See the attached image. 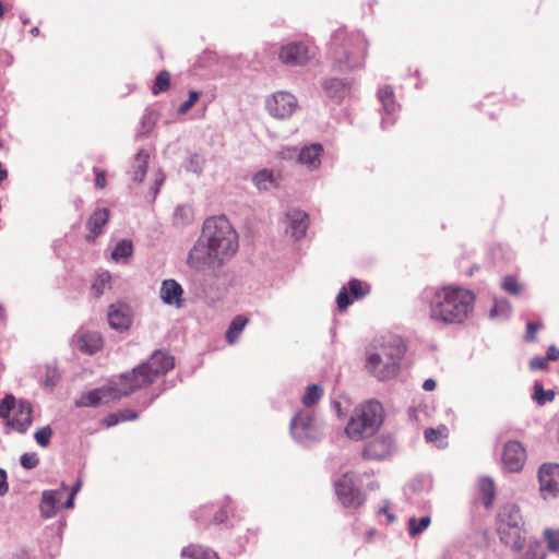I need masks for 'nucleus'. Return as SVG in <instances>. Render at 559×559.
Instances as JSON below:
<instances>
[{
  "instance_id": "1",
  "label": "nucleus",
  "mask_w": 559,
  "mask_h": 559,
  "mask_svg": "<svg viewBox=\"0 0 559 559\" xmlns=\"http://www.w3.org/2000/svg\"><path fill=\"white\" fill-rule=\"evenodd\" d=\"M238 250V235L226 216L205 219L201 237L188 254L187 263L195 271H216Z\"/></svg>"
},
{
  "instance_id": "2",
  "label": "nucleus",
  "mask_w": 559,
  "mask_h": 559,
  "mask_svg": "<svg viewBox=\"0 0 559 559\" xmlns=\"http://www.w3.org/2000/svg\"><path fill=\"white\" fill-rule=\"evenodd\" d=\"M429 319L443 324L464 322L473 311L475 295L460 286L426 287L420 294Z\"/></svg>"
},
{
  "instance_id": "3",
  "label": "nucleus",
  "mask_w": 559,
  "mask_h": 559,
  "mask_svg": "<svg viewBox=\"0 0 559 559\" xmlns=\"http://www.w3.org/2000/svg\"><path fill=\"white\" fill-rule=\"evenodd\" d=\"M367 41L360 32L348 33L345 28L336 29L329 44V53L333 67L338 71H352L364 66Z\"/></svg>"
},
{
  "instance_id": "4",
  "label": "nucleus",
  "mask_w": 559,
  "mask_h": 559,
  "mask_svg": "<svg viewBox=\"0 0 559 559\" xmlns=\"http://www.w3.org/2000/svg\"><path fill=\"white\" fill-rule=\"evenodd\" d=\"M174 367L175 359L173 356L163 350H155L146 361L122 373V379L127 383L123 393L132 394L134 391L150 385Z\"/></svg>"
},
{
  "instance_id": "5",
  "label": "nucleus",
  "mask_w": 559,
  "mask_h": 559,
  "mask_svg": "<svg viewBox=\"0 0 559 559\" xmlns=\"http://www.w3.org/2000/svg\"><path fill=\"white\" fill-rule=\"evenodd\" d=\"M404 346L400 340L383 342L367 350V370L380 381L394 378L400 369Z\"/></svg>"
},
{
  "instance_id": "6",
  "label": "nucleus",
  "mask_w": 559,
  "mask_h": 559,
  "mask_svg": "<svg viewBox=\"0 0 559 559\" xmlns=\"http://www.w3.org/2000/svg\"><path fill=\"white\" fill-rule=\"evenodd\" d=\"M384 409L377 400H369L355 407L345 432L350 439L361 440L372 436L382 425Z\"/></svg>"
},
{
  "instance_id": "7",
  "label": "nucleus",
  "mask_w": 559,
  "mask_h": 559,
  "mask_svg": "<svg viewBox=\"0 0 559 559\" xmlns=\"http://www.w3.org/2000/svg\"><path fill=\"white\" fill-rule=\"evenodd\" d=\"M289 428L295 441L304 445H309L323 437L320 423L309 409L298 412L292 418Z\"/></svg>"
},
{
  "instance_id": "8",
  "label": "nucleus",
  "mask_w": 559,
  "mask_h": 559,
  "mask_svg": "<svg viewBox=\"0 0 559 559\" xmlns=\"http://www.w3.org/2000/svg\"><path fill=\"white\" fill-rule=\"evenodd\" d=\"M127 383L122 379V373L109 382L107 386L98 388L83 394L78 401V407H96L111 400H118L130 394H124Z\"/></svg>"
},
{
  "instance_id": "9",
  "label": "nucleus",
  "mask_w": 559,
  "mask_h": 559,
  "mask_svg": "<svg viewBox=\"0 0 559 559\" xmlns=\"http://www.w3.org/2000/svg\"><path fill=\"white\" fill-rule=\"evenodd\" d=\"M335 493L345 508L357 509L364 504L366 498L354 483V476L349 473L343 474L334 483Z\"/></svg>"
},
{
  "instance_id": "10",
  "label": "nucleus",
  "mask_w": 559,
  "mask_h": 559,
  "mask_svg": "<svg viewBox=\"0 0 559 559\" xmlns=\"http://www.w3.org/2000/svg\"><path fill=\"white\" fill-rule=\"evenodd\" d=\"M298 103L296 97L287 92H276L265 100L267 112L277 119H286L297 109Z\"/></svg>"
},
{
  "instance_id": "11",
  "label": "nucleus",
  "mask_w": 559,
  "mask_h": 559,
  "mask_svg": "<svg viewBox=\"0 0 559 559\" xmlns=\"http://www.w3.org/2000/svg\"><path fill=\"white\" fill-rule=\"evenodd\" d=\"M278 58L288 67H301L311 58L310 48L306 41H290L281 46Z\"/></svg>"
},
{
  "instance_id": "12",
  "label": "nucleus",
  "mask_w": 559,
  "mask_h": 559,
  "mask_svg": "<svg viewBox=\"0 0 559 559\" xmlns=\"http://www.w3.org/2000/svg\"><path fill=\"white\" fill-rule=\"evenodd\" d=\"M323 148L319 143H312L298 151L296 147H285L282 150L281 155L283 158L297 157L298 162L306 165L310 169H316L321 164V153Z\"/></svg>"
},
{
  "instance_id": "13",
  "label": "nucleus",
  "mask_w": 559,
  "mask_h": 559,
  "mask_svg": "<svg viewBox=\"0 0 559 559\" xmlns=\"http://www.w3.org/2000/svg\"><path fill=\"white\" fill-rule=\"evenodd\" d=\"M539 489L544 499L559 496V464H544L538 471Z\"/></svg>"
},
{
  "instance_id": "14",
  "label": "nucleus",
  "mask_w": 559,
  "mask_h": 559,
  "mask_svg": "<svg viewBox=\"0 0 559 559\" xmlns=\"http://www.w3.org/2000/svg\"><path fill=\"white\" fill-rule=\"evenodd\" d=\"M283 225L286 235H289L295 240H299L306 236L309 226V216L299 209H289L285 213Z\"/></svg>"
},
{
  "instance_id": "15",
  "label": "nucleus",
  "mask_w": 559,
  "mask_h": 559,
  "mask_svg": "<svg viewBox=\"0 0 559 559\" xmlns=\"http://www.w3.org/2000/svg\"><path fill=\"white\" fill-rule=\"evenodd\" d=\"M394 440L391 436H380L369 441L364 449L362 455L366 460H384L392 455Z\"/></svg>"
},
{
  "instance_id": "16",
  "label": "nucleus",
  "mask_w": 559,
  "mask_h": 559,
  "mask_svg": "<svg viewBox=\"0 0 559 559\" xmlns=\"http://www.w3.org/2000/svg\"><path fill=\"white\" fill-rule=\"evenodd\" d=\"M525 449L519 441H508L503 448L502 462L509 472H519L525 462Z\"/></svg>"
},
{
  "instance_id": "17",
  "label": "nucleus",
  "mask_w": 559,
  "mask_h": 559,
  "mask_svg": "<svg viewBox=\"0 0 559 559\" xmlns=\"http://www.w3.org/2000/svg\"><path fill=\"white\" fill-rule=\"evenodd\" d=\"M33 423V407L31 402L26 400H20L17 408L13 416L7 423V426L16 430L19 433H26L28 427Z\"/></svg>"
},
{
  "instance_id": "18",
  "label": "nucleus",
  "mask_w": 559,
  "mask_h": 559,
  "mask_svg": "<svg viewBox=\"0 0 559 559\" xmlns=\"http://www.w3.org/2000/svg\"><path fill=\"white\" fill-rule=\"evenodd\" d=\"M107 318L110 328L120 332L128 330L132 322L131 310L122 302L110 305Z\"/></svg>"
},
{
  "instance_id": "19",
  "label": "nucleus",
  "mask_w": 559,
  "mask_h": 559,
  "mask_svg": "<svg viewBox=\"0 0 559 559\" xmlns=\"http://www.w3.org/2000/svg\"><path fill=\"white\" fill-rule=\"evenodd\" d=\"M500 540L514 552H519L523 548L525 542L524 526H498Z\"/></svg>"
},
{
  "instance_id": "20",
  "label": "nucleus",
  "mask_w": 559,
  "mask_h": 559,
  "mask_svg": "<svg viewBox=\"0 0 559 559\" xmlns=\"http://www.w3.org/2000/svg\"><path fill=\"white\" fill-rule=\"evenodd\" d=\"M378 97L382 104L381 127L385 129L388 126L393 124L395 121L393 115L396 111V104L392 88L390 86H383L379 88Z\"/></svg>"
},
{
  "instance_id": "21",
  "label": "nucleus",
  "mask_w": 559,
  "mask_h": 559,
  "mask_svg": "<svg viewBox=\"0 0 559 559\" xmlns=\"http://www.w3.org/2000/svg\"><path fill=\"white\" fill-rule=\"evenodd\" d=\"M183 289L175 280H165L162 283L159 296L164 304L180 308L183 304Z\"/></svg>"
},
{
  "instance_id": "22",
  "label": "nucleus",
  "mask_w": 559,
  "mask_h": 559,
  "mask_svg": "<svg viewBox=\"0 0 559 559\" xmlns=\"http://www.w3.org/2000/svg\"><path fill=\"white\" fill-rule=\"evenodd\" d=\"M498 526H524L519 506L506 503L498 513Z\"/></svg>"
},
{
  "instance_id": "23",
  "label": "nucleus",
  "mask_w": 559,
  "mask_h": 559,
  "mask_svg": "<svg viewBox=\"0 0 559 559\" xmlns=\"http://www.w3.org/2000/svg\"><path fill=\"white\" fill-rule=\"evenodd\" d=\"M349 86L350 83L347 80L335 78L326 79L322 83L325 95L337 102L342 100L348 94Z\"/></svg>"
},
{
  "instance_id": "24",
  "label": "nucleus",
  "mask_w": 559,
  "mask_h": 559,
  "mask_svg": "<svg viewBox=\"0 0 559 559\" xmlns=\"http://www.w3.org/2000/svg\"><path fill=\"white\" fill-rule=\"evenodd\" d=\"M102 345L103 338L98 332L82 333L76 341L78 349L87 355H93L98 352Z\"/></svg>"
},
{
  "instance_id": "25",
  "label": "nucleus",
  "mask_w": 559,
  "mask_h": 559,
  "mask_svg": "<svg viewBox=\"0 0 559 559\" xmlns=\"http://www.w3.org/2000/svg\"><path fill=\"white\" fill-rule=\"evenodd\" d=\"M109 218V212L107 209H97L87 222V227L92 235H90L88 239H94L99 234L103 233V226H105Z\"/></svg>"
},
{
  "instance_id": "26",
  "label": "nucleus",
  "mask_w": 559,
  "mask_h": 559,
  "mask_svg": "<svg viewBox=\"0 0 559 559\" xmlns=\"http://www.w3.org/2000/svg\"><path fill=\"white\" fill-rule=\"evenodd\" d=\"M148 158V153L143 150L136 153L130 168L131 178L134 182H141L145 177Z\"/></svg>"
},
{
  "instance_id": "27",
  "label": "nucleus",
  "mask_w": 559,
  "mask_h": 559,
  "mask_svg": "<svg viewBox=\"0 0 559 559\" xmlns=\"http://www.w3.org/2000/svg\"><path fill=\"white\" fill-rule=\"evenodd\" d=\"M60 491L45 490L41 497L40 511L45 518H51L56 513L57 506L60 502Z\"/></svg>"
},
{
  "instance_id": "28",
  "label": "nucleus",
  "mask_w": 559,
  "mask_h": 559,
  "mask_svg": "<svg viewBox=\"0 0 559 559\" xmlns=\"http://www.w3.org/2000/svg\"><path fill=\"white\" fill-rule=\"evenodd\" d=\"M479 491L481 495L483 504L485 508H490L492 506L495 496H496V489H495V483L489 477H483L479 479Z\"/></svg>"
},
{
  "instance_id": "29",
  "label": "nucleus",
  "mask_w": 559,
  "mask_h": 559,
  "mask_svg": "<svg viewBox=\"0 0 559 559\" xmlns=\"http://www.w3.org/2000/svg\"><path fill=\"white\" fill-rule=\"evenodd\" d=\"M252 181L259 190H270L276 186L274 173L269 169L258 171L253 176Z\"/></svg>"
},
{
  "instance_id": "30",
  "label": "nucleus",
  "mask_w": 559,
  "mask_h": 559,
  "mask_svg": "<svg viewBox=\"0 0 559 559\" xmlns=\"http://www.w3.org/2000/svg\"><path fill=\"white\" fill-rule=\"evenodd\" d=\"M248 320L242 316H237L233 319L226 332V340L229 344H234L238 340Z\"/></svg>"
},
{
  "instance_id": "31",
  "label": "nucleus",
  "mask_w": 559,
  "mask_h": 559,
  "mask_svg": "<svg viewBox=\"0 0 559 559\" xmlns=\"http://www.w3.org/2000/svg\"><path fill=\"white\" fill-rule=\"evenodd\" d=\"M543 538L546 543L547 550L551 554L559 555V527H546L543 531Z\"/></svg>"
},
{
  "instance_id": "32",
  "label": "nucleus",
  "mask_w": 559,
  "mask_h": 559,
  "mask_svg": "<svg viewBox=\"0 0 559 559\" xmlns=\"http://www.w3.org/2000/svg\"><path fill=\"white\" fill-rule=\"evenodd\" d=\"M133 252V245L131 240L122 239L114 248L111 258L116 261L128 259Z\"/></svg>"
},
{
  "instance_id": "33",
  "label": "nucleus",
  "mask_w": 559,
  "mask_h": 559,
  "mask_svg": "<svg viewBox=\"0 0 559 559\" xmlns=\"http://www.w3.org/2000/svg\"><path fill=\"white\" fill-rule=\"evenodd\" d=\"M547 555L542 544L537 539L530 540L526 550L520 559H546Z\"/></svg>"
},
{
  "instance_id": "34",
  "label": "nucleus",
  "mask_w": 559,
  "mask_h": 559,
  "mask_svg": "<svg viewBox=\"0 0 559 559\" xmlns=\"http://www.w3.org/2000/svg\"><path fill=\"white\" fill-rule=\"evenodd\" d=\"M323 395V389L318 384H309L306 393L302 396V404L306 407H310L319 402Z\"/></svg>"
},
{
  "instance_id": "35",
  "label": "nucleus",
  "mask_w": 559,
  "mask_h": 559,
  "mask_svg": "<svg viewBox=\"0 0 559 559\" xmlns=\"http://www.w3.org/2000/svg\"><path fill=\"white\" fill-rule=\"evenodd\" d=\"M182 557H190L192 559H218V555L211 550L202 547L189 549L183 548L181 551Z\"/></svg>"
},
{
  "instance_id": "36",
  "label": "nucleus",
  "mask_w": 559,
  "mask_h": 559,
  "mask_svg": "<svg viewBox=\"0 0 559 559\" xmlns=\"http://www.w3.org/2000/svg\"><path fill=\"white\" fill-rule=\"evenodd\" d=\"M17 403L12 394L5 395L0 402V417L8 423L11 419L12 412L16 411Z\"/></svg>"
},
{
  "instance_id": "37",
  "label": "nucleus",
  "mask_w": 559,
  "mask_h": 559,
  "mask_svg": "<svg viewBox=\"0 0 559 559\" xmlns=\"http://www.w3.org/2000/svg\"><path fill=\"white\" fill-rule=\"evenodd\" d=\"M511 313V305L504 298H495V304L490 310L491 318H503L507 319Z\"/></svg>"
},
{
  "instance_id": "38",
  "label": "nucleus",
  "mask_w": 559,
  "mask_h": 559,
  "mask_svg": "<svg viewBox=\"0 0 559 559\" xmlns=\"http://www.w3.org/2000/svg\"><path fill=\"white\" fill-rule=\"evenodd\" d=\"M205 165V158L202 154L193 153L191 154L186 164L185 168L187 171H191L193 174L200 175L203 171Z\"/></svg>"
},
{
  "instance_id": "39",
  "label": "nucleus",
  "mask_w": 559,
  "mask_h": 559,
  "mask_svg": "<svg viewBox=\"0 0 559 559\" xmlns=\"http://www.w3.org/2000/svg\"><path fill=\"white\" fill-rule=\"evenodd\" d=\"M170 86V74L168 71H160L155 78L154 85L152 87V93L154 95H158L160 93L166 92Z\"/></svg>"
},
{
  "instance_id": "40",
  "label": "nucleus",
  "mask_w": 559,
  "mask_h": 559,
  "mask_svg": "<svg viewBox=\"0 0 559 559\" xmlns=\"http://www.w3.org/2000/svg\"><path fill=\"white\" fill-rule=\"evenodd\" d=\"M533 399L537 404L544 405L555 399V392L552 390H544L542 383L535 382Z\"/></svg>"
},
{
  "instance_id": "41",
  "label": "nucleus",
  "mask_w": 559,
  "mask_h": 559,
  "mask_svg": "<svg viewBox=\"0 0 559 559\" xmlns=\"http://www.w3.org/2000/svg\"><path fill=\"white\" fill-rule=\"evenodd\" d=\"M430 524L429 516H423L419 521L416 518H409L408 520V533L411 536H416L423 533Z\"/></svg>"
},
{
  "instance_id": "42",
  "label": "nucleus",
  "mask_w": 559,
  "mask_h": 559,
  "mask_svg": "<svg viewBox=\"0 0 559 559\" xmlns=\"http://www.w3.org/2000/svg\"><path fill=\"white\" fill-rule=\"evenodd\" d=\"M60 379V373L56 366L46 365L45 366V378L41 380V384L46 388L55 386Z\"/></svg>"
},
{
  "instance_id": "43",
  "label": "nucleus",
  "mask_w": 559,
  "mask_h": 559,
  "mask_svg": "<svg viewBox=\"0 0 559 559\" xmlns=\"http://www.w3.org/2000/svg\"><path fill=\"white\" fill-rule=\"evenodd\" d=\"M192 219V211L189 206L178 205L174 213V222L177 225H186Z\"/></svg>"
},
{
  "instance_id": "44",
  "label": "nucleus",
  "mask_w": 559,
  "mask_h": 559,
  "mask_svg": "<svg viewBox=\"0 0 559 559\" xmlns=\"http://www.w3.org/2000/svg\"><path fill=\"white\" fill-rule=\"evenodd\" d=\"M501 287L503 290H506L508 294L518 296L522 292V285L518 283L516 278L514 276H506L501 282Z\"/></svg>"
},
{
  "instance_id": "45",
  "label": "nucleus",
  "mask_w": 559,
  "mask_h": 559,
  "mask_svg": "<svg viewBox=\"0 0 559 559\" xmlns=\"http://www.w3.org/2000/svg\"><path fill=\"white\" fill-rule=\"evenodd\" d=\"M156 118L153 112H146L141 120V129L138 133L139 136H147L154 128Z\"/></svg>"
},
{
  "instance_id": "46",
  "label": "nucleus",
  "mask_w": 559,
  "mask_h": 559,
  "mask_svg": "<svg viewBox=\"0 0 559 559\" xmlns=\"http://www.w3.org/2000/svg\"><path fill=\"white\" fill-rule=\"evenodd\" d=\"M51 436H52V429L49 426H45V427L39 428L35 432L34 438L40 447L46 448L50 443Z\"/></svg>"
},
{
  "instance_id": "47",
  "label": "nucleus",
  "mask_w": 559,
  "mask_h": 559,
  "mask_svg": "<svg viewBox=\"0 0 559 559\" xmlns=\"http://www.w3.org/2000/svg\"><path fill=\"white\" fill-rule=\"evenodd\" d=\"M109 281H110V275L108 273H103L97 276V278L95 280V282L92 286V289L96 297L100 296L104 293L105 288L109 284Z\"/></svg>"
},
{
  "instance_id": "48",
  "label": "nucleus",
  "mask_w": 559,
  "mask_h": 559,
  "mask_svg": "<svg viewBox=\"0 0 559 559\" xmlns=\"http://www.w3.org/2000/svg\"><path fill=\"white\" fill-rule=\"evenodd\" d=\"M348 288H349V292H350L353 298H355V299L362 298L369 292L368 288L364 289L362 288V283L359 280H356V278L349 281Z\"/></svg>"
},
{
  "instance_id": "49",
  "label": "nucleus",
  "mask_w": 559,
  "mask_h": 559,
  "mask_svg": "<svg viewBox=\"0 0 559 559\" xmlns=\"http://www.w3.org/2000/svg\"><path fill=\"white\" fill-rule=\"evenodd\" d=\"M200 95V92L190 91L189 98L179 106L178 114H187L192 108V106L199 100Z\"/></svg>"
},
{
  "instance_id": "50",
  "label": "nucleus",
  "mask_w": 559,
  "mask_h": 559,
  "mask_svg": "<svg viewBox=\"0 0 559 559\" xmlns=\"http://www.w3.org/2000/svg\"><path fill=\"white\" fill-rule=\"evenodd\" d=\"M21 465L26 469H33L39 464V459L36 453H24L20 457Z\"/></svg>"
},
{
  "instance_id": "51",
  "label": "nucleus",
  "mask_w": 559,
  "mask_h": 559,
  "mask_svg": "<svg viewBox=\"0 0 559 559\" xmlns=\"http://www.w3.org/2000/svg\"><path fill=\"white\" fill-rule=\"evenodd\" d=\"M353 302V299L349 297L347 293V288L344 286L340 290V293L336 296V304L338 310H345L350 304Z\"/></svg>"
},
{
  "instance_id": "52",
  "label": "nucleus",
  "mask_w": 559,
  "mask_h": 559,
  "mask_svg": "<svg viewBox=\"0 0 559 559\" xmlns=\"http://www.w3.org/2000/svg\"><path fill=\"white\" fill-rule=\"evenodd\" d=\"M542 324L540 323H537V322H533V321H530L527 322L526 324V333H525V341L526 342H533L535 341V333L536 331H538L539 329H542Z\"/></svg>"
},
{
  "instance_id": "53",
  "label": "nucleus",
  "mask_w": 559,
  "mask_h": 559,
  "mask_svg": "<svg viewBox=\"0 0 559 559\" xmlns=\"http://www.w3.org/2000/svg\"><path fill=\"white\" fill-rule=\"evenodd\" d=\"M548 367V360L546 357H533L530 360V368L532 370H545Z\"/></svg>"
},
{
  "instance_id": "54",
  "label": "nucleus",
  "mask_w": 559,
  "mask_h": 559,
  "mask_svg": "<svg viewBox=\"0 0 559 559\" xmlns=\"http://www.w3.org/2000/svg\"><path fill=\"white\" fill-rule=\"evenodd\" d=\"M424 436L427 442H435L442 436V431L440 429L427 428L424 431Z\"/></svg>"
},
{
  "instance_id": "55",
  "label": "nucleus",
  "mask_w": 559,
  "mask_h": 559,
  "mask_svg": "<svg viewBox=\"0 0 559 559\" xmlns=\"http://www.w3.org/2000/svg\"><path fill=\"white\" fill-rule=\"evenodd\" d=\"M9 491L8 474L5 469L0 467V497H3Z\"/></svg>"
},
{
  "instance_id": "56",
  "label": "nucleus",
  "mask_w": 559,
  "mask_h": 559,
  "mask_svg": "<svg viewBox=\"0 0 559 559\" xmlns=\"http://www.w3.org/2000/svg\"><path fill=\"white\" fill-rule=\"evenodd\" d=\"M120 421H123L119 412L117 413H111L109 415H107L105 418H104V424L107 426V427H112L117 424H119Z\"/></svg>"
},
{
  "instance_id": "57",
  "label": "nucleus",
  "mask_w": 559,
  "mask_h": 559,
  "mask_svg": "<svg viewBox=\"0 0 559 559\" xmlns=\"http://www.w3.org/2000/svg\"><path fill=\"white\" fill-rule=\"evenodd\" d=\"M548 361H556L559 359V349L555 345L547 348L546 356Z\"/></svg>"
},
{
  "instance_id": "58",
  "label": "nucleus",
  "mask_w": 559,
  "mask_h": 559,
  "mask_svg": "<svg viewBox=\"0 0 559 559\" xmlns=\"http://www.w3.org/2000/svg\"><path fill=\"white\" fill-rule=\"evenodd\" d=\"M119 414L122 418L123 421H127V420H134L139 417V414L135 412V411H132V409H122V411H119Z\"/></svg>"
},
{
  "instance_id": "59",
  "label": "nucleus",
  "mask_w": 559,
  "mask_h": 559,
  "mask_svg": "<svg viewBox=\"0 0 559 559\" xmlns=\"http://www.w3.org/2000/svg\"><path fill=\"white\" fill-rule=\"evenodd\" d=\"M106 186V176L104 171H97L95 178V187L103 189Z\"/></svg>"
},
{
  "instance_id": "60",
  "label": "nucleus",
  "mask_w": 559,
  "mask_h": 559,
  "mask_svg": "<svg viewBox=\"0 0 559 559\" xmlns=\"http://www.w3.org/2000/svg\"><path fill=\"white\" fill-rule=\"evenodd\" d=\"M227 519V512L224 508H222L215 515H214V522L215 523H223Z\"/></svg>"
},
{
  "instance_id": "61",
  "label": "nucleus",
  "mask_w": 559,
  "mask_h": 559,
  "mask_svg": "<svg viewBox=\"0 0 559 559\" xmlns=\"http://www.w3.org/2000/svg\"><path fill=\"white\" fill-rule=\"evenodd\" d=\"M436 388V381L431 378L426 379L423 383V389L425 391H432Z\"/></svg>"
},
{
  "instance_id": "62",
  "label": "nucleus",
  "mask_w": 559,
  "mask_h": 559,
  "mask_svg": "<svg viewBox=\"0 0 559 559\" xmlns=\"http://www.w3.org/2000/svg\"><path fill=\"white\" fill-rule=\"evenodd\" d=\"M379 513H380V514H384V515H386L388 521H389L390 523H393V522L395 521V519H396V518H395V515H394L393 513H390V512H389V510H388V508H386V507L381 508V509L379 510Z\"/></svg>"
},
{
  "instance_id": "63",
  "label": "nucleus",
  "mask_w": 559,
  "mask_h": 559,
  "mask_svg": "<svg viewBox=\"0 0 559 559\" xmlns=\"http://www.w3.org/2000/svg\"><path fill=\"white\" fill-rule=\"evenodd\" d=\"M0 61L5 62V64H10L12 61V57L8 51H0Z\"/></svg>"
},
{
  "instance_id": "64",
  "label": "nucleus",
  "mask_w": 559,
  "mask_h": 559,
  "mask_svg": "<svg viewBox=\"0 0 559 559\" xmlns=\"http://www.w3.org/2000/svg\"><path fill=\"white\" fill-rule=\"evenodd\" d=\"M81 486H82V481L80 479L76 480L75 484L73 485L72 489H71L70 495L71 496H75L79 492V490L81 489Z\"/></svg>"
}]
</instances>
